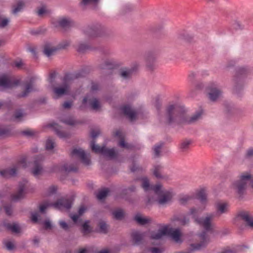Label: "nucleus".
<instances>
[{"mask_svg":"<svg viewBox=\"0 0 253 253\" xmlns=\"http://www.w3.org/2000/svg\"><path fill=\"white\" fill-rule=\"evenodd\" d=\"M138 66L136 63L132 64L129 69H127V79L130 76L135 75L138 71Z\"/></svg>","mask_w":253,"mask_h":253,"instance_id":"nucleus-33","label":"nucleus"},{"mask_svg":"<svg viewBox=\"0 0 253 253\" xmlns=\"http://www.w3.org/2000/svg\"><path fill=\"white\" fill-rule=\"evenodd\" d=\"M84 77V72H79L74 74L67 73L63 78V84H67L68 83L74 80Z\"/></svg>","mask_w":253,"mask_h":253,"instance_id":"nucleus-19","label":"nucleus"},{"mask_svg":"<svg viewBox=\"0 0 253 253\" xmlns=\"http://www.w3.org/2000/svg\"><path fill=\"white\" fill-rule=\"evenodd\" d=\"M21 134L24 136L30 137L35 135V132L30 129H26L22 131Z\"/></svg>","mask_w":253,"mask_h":253,"instance_id":"nucleus-53","label":"nucleus"},{"mask_svg":"<svg viewBox=\"0 0 253 253\" xmlns=\"http://www.w3.org/2000/svg\"><path fill=\"white\" fill-rule=\"evenodd\" d=\"M199 237L200 240H201L200 243L191 245L192 248L194 250H200L205 247L207 244L208 240L206 232H203L200 235Z\"/></svg>","mask_w":253,"mask_h":253,"instance_id":"nucleus-21","label":"nucleus"},{"mask_svg":"<svg viewBox=\"0 0 253 253\" xmlns=\"http://www.w3.org/2000/svg\"><path fill=\"white\" fill-rule=\"evenodd\" d=\"M10 22V20L7 18H3L0 14V28H4L7 26Z\"/></svg>","mask_w":253,"mask_h":253,"instance_id":"nucleus-45","label":"nucleus"},{"mask_svg":"<svg viewBox=\"0 0 253 253\" xmlns=\"http://www.w3.org/2000/svg\"><path fill=\"white\" fill-rule=\"evenodd\" d=\"M57 188L55 186H51L48 188V193L50 194H53L56 192Z\"/></svg>","mask_w":253,"mask_h":253,"instance_id":"nucleus-63","label":"nucleus"},{"mask_svg":"<svg viewBox=\"0 0 253 253\" xmlns=\"http://www.w3.org/2000/svg\"><path fill=\"white\" fill-rule=\"evenodd\" d=\"M192 199V197L189 195H183L180 198L179 202L181 204H185L191 201Z\"/></svg>","mask_w":253,"mask_h":253,"instance_id":"nucleus-46","label":"nucleus"},{"mask_svg":"<svg viewBox=\"0 0 253 253\" xmlns=\"http://www.w3.org/2000/svg\"><path fill=\"white\" fill-rule=\"evenodd\" d=\"M207 91L209 99L211 101H215L221 95L222 92L214 83H210L207 87Z\"/></svg>","mask_w":253,"mask_h":253,"instance_id":"nucleus-8","label":"nucleus"},{"mask_svg":"<svg viewBox=\"0 0 253 253\" xmlns=\"http://www.w3.org/2000/svg\"><path fill=\"white\" fill-rule=\"evenodd\" d=\"M248 184L253 188V177L248 173H244L240 176L239 180L233 183V187L239 194H242Z\"/></svg>","mask_w":253,"mask_h":253,"instance_id":"nucleus-5","label":"nucleus"},{"mask_svg":"<svg viewBox=\"0 0 253 253\" xmlns=\"http://www.w3.org/2000/svg\"><path fill=\"white\" fill-rule=\"evenodd\" d=\"M190 144V141L189 140H184L183 141L180 145V148L183 150H186L187 149Z\"/></svg>","mask_w":253,"mask_h":253,"instance_id":"nucleus-54","label":"nucleus"},{"mask_svg":"<svg viewBox=\"0 0 253 253\" xmlns=\"http://www.w3.org/2000/svg\"><path fill=\"white\" fill-rule=\"evenodd\" d=\"M60 121L69 126H74L80 123V122L74 120L72 117H69L65 119H61Z\"/></svg>","mask_w":253,"mask_h":253,"instance_id":"nucleus-34","label":"nucleus"},{"mask_svg":"<svg viewBox=\"0 0 253 253\" xmlns=\"http://www.w3.org/2000/svg\"><path fill=\"white\" fill-rule=\"evenodd\" d=\"M99 68L101 70H112L114 68V64L109 61H105L99 66Z\"/></svg>","mask_w":253,"mask_h":253,"instance_id":"nucleus-39","label":"nucleus"},{"mask_svg":"<svg viewBox=\"0 0 253 253\" xmlns=\"http://www.w3.org/2000/svg\"><path fill=\"white\" fill-rule=\"evenodd\" d=\"M203 114V110L200 109L190 118H188L183 107L178 105H170L167 109V122L169 124L192 123L200 119Z\"/></svg>","mask_w":253,"mask_h":253,"instance_id":"nucleus-1","label":"nucleus"},{"mask_svg":"<svg viewBox=\"0 0 253 253\" xmlns=\"http://www.w3.org/2000/svg\"><path fill=\"white\" fill-rule=\"evenodd\" d=\"M59 224L60 227L65 231H69L70 228V226L68 224L64 221L61 220L59 222Z\"/></svg>","mask_w":253,"mask_h":253,"instance_id":"nucleus-49","label":"nucleus"},{"mask_svg":"<svg viewBox=\"0 0 253 253\" xmlns=\"http://www.w3.org/2000/svg\"><path fill=\"white\" fill-rule=\"evenodd\" d=\"M130 170L132 172L139 171L141 169L137 166L134 162L132 161V166L130 167Z\"/></svg>","mask_w":253,"mask_h":253,"instance_id":"nucleus-57","label":"nucleus"},{"mask_svg":"<svg viewBox=\"0 0 253 253\" xmlns=\"http://www.w3.org/2000/svg\"><path fill=\"white\" fill-rule=\"evenodd\" d=\"M98 226L99 227L98 232L100 233L107 234L108 231V225L104 221L99 222Z\"/></svg>","mask_w":253,"mask_h":253,"instance_id":"nucleus-35","label":"nucleus"},{"mask_svg":"<svg viewBox=\"0 0 253 253\" xmlns=\"http://www.w3.org/2000/svg\"><path fill=\"white\" fill-rule=\"evenodd\" d=\"M91 47L87 44L84 43H79L78 45V47L77 49L78 52L80 53H84L87 50H91Z\"/></svg>","mask_w":253,"mask_h":253,"instance_id":"nucleus-37","label":"nucleus"},{"mask_svg":"<svg viewBox=\"0 0 253 253\" xmlns=\"http://www.w3.org/2000/svg\"><path fill=\"white\" fill-rule=\"evenodd\" d=\"M46 30L42 28H38L37 29H33L30 31V34L32 35L37 36L44 34Z\"/></svg>","mask_w":253,"mask_h":253,"instance_id":"nucleus-44","label":"nucleus"},{"mask_svg":"<svg viewBox=\"0 0 253 253\" xmlns=\"http://www.w3.org/2000/svg\"><path fill=\"white\" fill-rule=\"evenodd\" d=\"M4 209L5 213L8 215H11L12 213V208L11 205H5L4 206Z\"/></svg>","mask_w":253,"mask_h":253,"instance_id":"nucleus-52","label":"nucleus"},{"mask_svg":"<svg viewBox=\"0 0 253 253\" xmlns=\"http://www.w3.org/2000/svg\"><path fill=\"white\" fill-rule=\"evenodd\" d=\"M90 134L91 137L93 139H95L99 134V131L92 130L91 131Z\"/></svg>","mask_w":253,"mask_h":253,"instance_id":"nucleus-64","label":"nucleus"},{"mask_svg":"<svg viewBox=\"0 0 253 253\" xmlns=\"http://www.w3.org/2000/svg\"><path fill=\"white\" fill-rule=\"evenodd\" d=\"M241 218L244 220L250 227H253V218L250 216L248 212H242L239 214Z\"/></svg>","mask_w":253,"mask_h":253,"instance_id":"nucleus-25","label":"nucleus"},{"mask_svg":"<svg viewBox=\"0 0 253 253\" xmlns=\"http://www.w3.org/2000/svg\"><path fill=\"white\" fill-rule=\"evenodd\" d=\"M26 187V183L21 182H19L18 184L17 192L11 195V200L14 202H17L24 197L25 195V189Z\"/></svg>","mask_w":253,"mask_h":253,"instance_id":"nucleus-16","label":"nucleus"},{"mask_svg":"<svg viewBox=\"0 0 253 253\" xmlns=\"http://www.w3.org/2000/svg\"><path fill=\"white\" fill-rule=\"evenodd\" d=\"M14 66L18 69H21L24 64L21 60L15 61L13 63Z\"/></svg>","mask_w":253,"mask_h":253,"instance_id":"nucleus-56","label":"nucleus"},{"mask_svg":"<svg viewBox=\"0 0 253 253\" xmlns=\"http://www.w3.org/2000/svg\"><path fill=\"white\" fill-rule=\"evenodd\" d=\"M37 78L36 77H31L29 78L28 81H27L25 83V89L24 90L17 94L18 98H24L29 95V93L31 91L35 90L34 86Z\"/></svg>","mask_w":253,"mask_h":253,"instance_id":"nucleus-9","label":"nucleus"},{"mask_svg":"<svg viewBox=\"0 0 253 253\" xmlns=\"http://www.w3.org/2000/svg\"><path fill=\"white\" fill-rule=\"evenodd\" d=\"M86 210V208L84 206H81L78 210V214L81 216H82Z\"/></svg>","mask_w":253,"mask_h":253,"instance_id":"nucleus-60","label":"nucleus"},{"mask_svg":"<svg viewBox=\"0 0 253 253\" xmlns=\"http://www.w3.org/2000/svg\"><path fill=\"white\" fill-rule=\"evenodd\" d=\"M61 170L66 172H76L78 171V168L73 165L65 164L62 167Z\"/></svg>","mask_w":253,"mask_h":253,"instance_id":"nucleus-36","label":"nucleus"},{"mask_svg":"<svg viewBox=\"0 0 253 253\" xmlns=\"http://www.w3.org/2000/svg\"><path fill=\"white\" fill-rule=\"evenodd\" d=\"M56 76V73L55 72H53L50 74L48 81L50 84H52L54 82Z\"/></svg>","mask_w":253,"mask_h":253,"instance_id":"nucleus-59","label":"nucleus"},{"mask_svg":"<svg viewBox=\"0 0 253 253\" xmlns=\"http://www.w3.org/2000/svg\"><path fill=\"white\" fill-rule=\"evenodd\" d=\"M155 58V56L152 53H148L145 57L147 66L150 70H152L153 69V66L149 65V63H153L154 61Z\"/></svg>","mask_w":253,"mask_h":253,"instance_id":"nucleus-40","label":"nucleus"},{"mask_svg":"<svg viewBox=\"0 0 253 253\" xmlns=\"http://www.w3.org/2000/svg\"><path fill=\"white\" fill-rule=\"evenodd\" d=\"M43 159V156L41 155H38L34 158V166L31 169V172L35 176L39 175L42 171V162Z\"/></svg>","mask_w":253,"mask_h":253,"instance_id":"nucleus-11","label":"nucleus"},{"mask_svg":"<svg viewBox=\"0 0 253 253\" xmlns=\"http://www.w3.org/2000/svg\"><path fill=\"white\" fill-rule=\"evenodd\" d=\"M20 83L18 80L11 81L6 75L0 76V87L4 88H10L18 85Z\"/></svg>","mask_w":253,"mask_h":253,"instance_id":"nucleus-12","label":"nucleus"},{"mask_svg":"<svg viewBox=\"0 0 253 253\" xmlns=\"http://www.w3.org/2000/svg\"><path fill=\"white\" fill-rule=\"evenodd\" d=\"M133 241L135 244H140L142 241L144 239V237L137 233H133L132 237Z\"/></svg>","mask_w":253,"mask_h":253,"instance_id":"nucleus-41","label":"nucleus"},{"mask_svg":"<svg viewBox=\"0 0 253 253\" xmlns=\"http://www.w3.org/2000/svg\"><path fill=\"white\" fill-rule=\"evenodd\" d=\"M71 155L80 158L82 163L85 165H89L90 164V159L87 157L85 152L81 148H75L71 151Z\"/></svg>","mask_w":253,"mask_h":253,"instance_id":"nucleus-13","label":"nucleus"},{"mask_svg":"<svg viewBox=\"0 0 253 253\" xmlns=\"http://www.w3.org/2000/svg\"><path fill=\"white\" fill-rule=\"evenodd\" d=\"M72 201L71 199L61 198L58 199L56 202L53 204L54 208L58 209H66L69 210L71 208Z\"/></svg>","mask_w":253,"mask_h":253,"instance_id":"nucleus-14","label":"nucleus"},{"mask_svg":"<svg viewBox=\"0 0 253 253\" xmlns=\"http://www.w3.org/2000/svg\"><path fill=\"white\" fill-rule=\"evenodd\" d=\"M58 26L64 30H67L76 26L75 22L70 17L61 18L58 20Z\"/></svg>","mask_w":253,"mask_h":253,"instance_id":"nucleus-15","label":"nucleus"},{"mask_svg":"<svg viewBox=\"0 0 253 253\" xmlns=\"http://www.w3.org/2000/svg\"><path fill=\"white\" fill-rule=\"evenodd\" d=\"M5 247L6 249L9 251H12L15 248L14 244L10 241H8L5 243Z\"/></svg>","mask_w":253,"mask_h":253,"instance_id":"nucleus-58","label":"nucleus"},{"mask_svg":"<svg viewBox=\"0 0 253 253\" xmlns=\"http://www.w3.org/2000/svg\"><path fill=\"white\" fill-rule=\"evenodd\" d=\"M69 86L67 84H63L62 86L54 87L53 91L56 95L55 99H57L68 93Z\"/></svg>","mask_w":253,"mask_h":253,"instance_id":"nucleus-18","label":"nucleus"},{"mask_svg":"<svg viewBox=\"0 0 253 253\" xmlns=\"http://www.w3.org/2000/svg\"><path fill=\"white\" fill-rule=\"evenodd\" d=\"M24 116L23 113L21 110H18L15 112L14 117L16 120H20V119Z\"/></svg>","mask_w":253,"mask_h":253,"instance_id":"nucleus-55","label":"nucleus"},{"mask_svg":"<svg viewBox=\"0 0 253 253\" xmlns=\"http://www.w3.org/2000/svg\"><path fill=\"white\" fill-rule=\"evenodd\" d=\"M49 206V204L47 203H44L39 206L40 211L42 213H45L46 210Z\"/></svg>","mask_w":253,"mask_h":253,"instance_id":"nucleus-51","label":"nucleus"},{"mask_svg":"<svg viewBox=\"0 0 253 253\" xmlns=\"http://www.w3.org/2000/svg\"><path fill=\"white\" fill-rule=\"evenodd\" d=\"M39 215L37 212H32L31 213V220L33 223H37L39 221Z\"/></svg>","mask_w":253,"mask_h":253,"instance_id":"nucleus-50","label":"nucleus"},{"mask_svg":"<svg viewBox=\"0 0 253 253\" xmlns=\"http://www.w3.org/2000/svg\"><path fill=\"white\" fill-rule=\"evenodd\" d=\"M11 134V129L9 127H0V136H9Z\"/></svg>","mask_w":253,"mask_h":253,"instance_id":"nucleus-42","label":"nucleus"},{"mask_svg":"<svg viewBox=\"0 0 253 253\" xmlns=\"http://www.w3.org/2000/svg\"><path fill=\"white\" fill-rule=\"evenodd\" d=\"M59 48L56 47H51L49 44H46L44 46L43 53L47 57H50L53 55Z\"/></svg>","mask_w":253,"mask_h":253,"instance_id":"nucleus-28","label":"nucleus"},{"mask_svg":"<svg viewBox=\"0 0 253 253\" xmlns=\"http://www.w3.org/2000/svg\"><path fill=\"white\" fill-rule=\"evenodd\" d=\"M113 135L115 137H117L120 139V140L118 143V145L119 146L123 148L126 147V143L125 141L124 137L121 130H117L115 132H114Z\"/></svg>","mask_w":253,"mask_h":253,"instance_id":"nucleus-27","label":"nucleus"},{"mask_svg":"<svg viewBox=\"0 0 253 253\" xmlns=\"http://www.w3.org/2000/svg\"><path fill=\"white\" fill-rule=\"evenodd\" d=\"M17 169L18 166H15L12 168L0 170V174L2 176L4 177H7L9 176H15L17 173Z\"/></svg>","mask_w":253,"mask_h":253,"instance_id":"nucleus-22","label":"nucleus"},{"mask_svg":"<svg viewBox=\"0 0 253 253\" xmlns=\"http://www.w3.org/2000/svg\"><path fill=\"white\" fill-rule=\"evenodd\" d=\"M113 217L116 220H121L124 217V213L122 210H117L112 212Z\"/></svg>","mask_w":253,"mask_h":253,"instance_id":"nucleus-38","label":"nucleus"},{"mask_svg":"<svg viewBox=\"0 0 253 253\" xmlns=\"http://www.w3.org/2000/svg\"><path fill=\"white\" fill-rule=\"evenodd\" d=\"M4 227L7 230L11 231L12 232L18 233L20 232V229L18 224L14 223L13 224L10 223L4 222L3 223Z\"/></svg>","mask_w":253,"mask_h":253,"instance_id":"nucleus-26","label":"nucleus"},{"mask_svg":"<svg viewBox=\"0 0 253 253\" xmlns=\"http://www.w3.org/2000/svg\"><path fill=\"white\" fill-rule=\"evenodd\" d=\"M169 234H170L171 237L175 242H178L180 241V237L181 236L180 231L178 229H176L169 231L167 227L163 228L156 232H152L151 237L153 239H160L163 236Z\"/></svg>","mask_w":253,"mask_h":253,"instance_id":"nucleus-7","label":"nucleus"},{"mask_svg":"<svg viewBox=\"0 0 253 253\" xmlns=\"http://www.w3.org/2000/svg\"><path fill=\"white\" fill-rule=\"evenodd\" d=\"M99 0H82L80 4L84 9L86 8L87 6H90L93 9H96Z\"/></svg>","mask_w":253,"mask_h":253,"instance_id":"nucleus-23","label":"nucleus"},{"mask_svg":"<svg viewBox=\"0 0 253 253\" xmlns=\"http://www.w3.org/2000/svg\"><path fill=\"white\" fill-rule=\"evenodd\" d=\"M229 205L228 203L223 201H219L216 203V215L220 216L223 213H227L229 211Z\"/></svg>","mask_w":253,"mask_h":253,"instance_id":"nucleus-17","label":"nucleus"},{"mask_svg":"<svg viewBox=\"0 0 253 253\" xmlns=\"http://www.w3.org/2000/svg\"><path fill=\"white\" fill-rule=\"evenodd\" d=\"M197 198L200 200L202 204L203 205L202 207L196 209L192 208L190 210V215L194 219L195 222L203 227L207 231H211L212 229L211 220L215 216L213 213H210L207 215L205 217L198 218L199 214L204 210L205 204L207 201V194L206 190L204 189H201L197 194Z\"/></svg>","mask_w":253,"mask_h":253,"instance_id":"nucleus-2","label":"nucleus"},{"mask_svg":"<svg viewBox=\"0 0 253 253\" xmlns=\"http://www.w3.org/2000/svg\"><path fill=\"white\" fill-rule=\"evenodd\" d=\"M24 3L23 1H19L16 5L13 6V9L12 12L14 14H17L18 12L20 11L23 8Z\"/></svg>","mask_w":253,"mask_h":253,"instance_id":"nucleus-43","label":"nucleus"},{"mask_svg":"<svg viewBox=\"0 0 253 253\" xmlns=\"http://www.w3.org/2000/svg\"><path fill=\"white\" fill-rule=\"evenodd\" d=\"M49 126L52 127L54 130L55 133L61 138H67L70 137V134L69 132L61 131L60 130V126L56 123L50 124Z\"/></svg>","mask_w":253,"mask_h":253,"instance_id":"nucleus-20","label":"nucleus"},{"mask_svg":"<svg viewBox=\"0 0 253 253\" xmlns=\"http://www.w3.org/2000/svg\"><path fill=\"white\" fill-rule=\"evenodd\" d=\"M54 147V142L52 139L48 138L46 142L45 148L47 150H51Z\"/></svg>","mask_w":253,"mask_h":253,"instance_id":"nucleus-47","label":"nucleus"},{"mask_svg":"<svg viewBox=\"0 0 253 253\" xmlns=\"http://www.w3.org/2000/svg\"><path fill=\"white\" fill-rule=\"evenodd\" d=\"M143 113L140 109L132 108L127 104V120L134 122L139 119H143Z\"/></svg>","mask_w":253,"mask_h":253,"instance_id":"nucleus-10","label":"nucleus"},{"mask_svg":"<svg viewBox=\"0 0 253 253\" xmlns=\"http://www.w3.org/2000/svg\"><path fill=\"white\" fill-rule=\"evenodd\" d=\"M44 228L45 229H51L52 225L49 220H46L43 222Z\"/></svg>","mask_w":253,"mask_h":253,"instance_id":"nucleus-62","label":"nucleus"},{"mask_svg":"<svg viewBox=\"0 0 253 253\" xmlns=\"http://www.w3.org/2000/svg\"><path fill=\"white\" fill-rule=\"evenodd\" d=\"M134 220L140 225H145L149 224L151 221V219L148 217L142 216L140 214H137L134 217Z\"/></svg>","mask_w":253,"mask_h":253,"instance_id":"nucleus-24","label":"nucleus"},{"mask_svg":"<svg viewBox=\"0 0 253 253\" xmlns=\"http://www.w3.org/2000/svg\"><path fill=\"white\" fill-rule=\"evenodd\" d=\"M163 167L160 165H156L154 167V169L153 170V173L154 175L159 179H163L164 178V176L162 175Z\"/></svg>","mask_w":253,"mask_h":253,"instance_id":"nucleus-31","label":"nucleus"},{"mask_svg":"<svg viewBox=\"0 0 253 253\" xmlns=\"http://www.w3.org/2000/svg\"><path fill=\"white\" fill-rule=\"evenodd\" d=\"M84 34L89 38L102 36L105 31L103 27L99 24L87 25L82 29Z\"/></svg>","mask_w":253,"mask_h":253,"instance_id":"nucleus-6","label":"nucleus"},{"mask_svg":"<svg viewBox=\"0 0 253 253\" xmlns=\"http://www.w3.org/2000/svg\"><path fill=\"white\" fill-rule=\"evenodd\" d=\"M110 190L108 188H103L99 190L96 194V197L99 200H102L106 198L108 195Z\"/></svg>","mask_w":253,"mask_h":253,"instance_id":"nucleus-30","label":"nucleus"},{"mask_svg":"<svg viewBox=\"0 0 253 253\" xmlns=\"http://www.w3.org/2000/svg\"><path fill=\"white\" fill-rule=\"evenodd\" d=\"M89 220H85L82 225L81 232L84 235L90 233L92 231V228L89 225Z\"/></svg>","mask_w":253,"mask_h":253,"instance_id":"nucleus-29","label":"nucleus"},{"mask_svg":"<svg viewBox=\"0 0 253 253\" xmlns=\"http://www.w3.org/2000/svg\"><path fill=\"white\" fill-rule=\"evenodd\" d=\"M142 180V187L145 192L152 191L157 196L156 201L160 205H165L169 202L172 197V193L163 188L160 184L151 185L147 177H143Z\"/></svg>","mask_w":253,"mask_h":253,"instance_id":"nucleus-3","label":"nucleus"},{"mask_svg":"<svg viewBox=\"0 0 253 253\" xmlns=\"http://www.w3.org/2000/svg\"><path fill=\"white\" fill-rule=\"evenodd\" d=\"M88 102L90 108L93 110H98L100 108V103L96 98L89 99Z\"/></svg>","mask_w":253,"mask_h":253,"instance_id":"nucleus-32","label":"nucleus"},{"mask_svg":"<svg viewBox=\"0 0 253 253\" xmlns=\"http://www.w3.org/2000/svg\"><path fill=\"white\" fill-rule=\"evenodd\" d=\"M90 147L93 152L96 154H101L109 160L116 159L118 157V152L114 148L108 149L105 146L100 147L95 144L94 140L90 142Z\"/></svg>","mask_w":253,"mask_h":253,"instance_id":"nucleus-4","label":"nucleus"},{"mask_svg":"<svg viewBox=\"0 0 253 253\" xmlns=\"http://www.w3.org/2000/svg\"><path fill=\"white\" fill-rule=\"evenodd\" d=\"M163 144L162 143H160L158 144H157L155 146L154 148V155L156 157H158L159 156L161 149L163 146Z\"/></svg>","mask_w":253,"mask_h":253,"instance_id":"nucleus-48","label":"nucleus"},{"mask_svg":"<svg viewBox=\"0 0 253 253\" xmlns=\"http://www.w3.org/2000/svg\"><path fill=\"white\" fill-rule=\"evenodd\" d=\"M72 106V102L71 101H65L62 105V107L64 109H70Z\"/></svg>","mask_w":253,"mask_h":253,"instance_id":"nucleus-61","label":"nucleus"}]
</instances>
